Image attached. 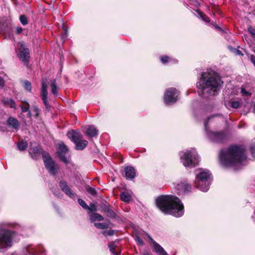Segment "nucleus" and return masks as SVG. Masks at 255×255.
<instances>
[{
    "label": "nucleus",
    "mask_w": 255,
    "mask_h": 255,
    "mask_svg": "<svg viewBox=\"0 0 255 255\" xmlns=\"http://www.w3.org/2000/svg\"><path fill=\"white\" fill-rule=\"evenodd\" d=\"M234 52H235V53L236 54H237L238 55H240V56L243 55L242 52L241 51H240V50H238V49H237L235 48H234Z\"/></svg>",
    "instance_id": "nucleus-47"
},
{
    "label": "nucleus",
    "mask_w": 255,
    "mask_h": 255,
    "mask_svg": "<svg viewBox=\"0 0 255 255\" xmlns=\"http://www.w3.org/2000/svg\"><path fill=\"white\" fill-rule=\"evenodd\" d=\"M211 24H212L213 25H214L216 28L218 29H221V28L220 27H219V26H218L216 24V23L214 21H212L211 22Z\"/></svg>",
    "instance_id": "nucleus-51"
},
{
    "label": "nucleus",
    "mask_w": 255,
    "mask_h": 255,
    "mask_svg": "<svg viewBox=\"0 0 255 255\" xmlns=\"http://www.w3.org/2000/svg\"><path fill=\"white\" fill-rule=\"evenodd\" d=\"M101 211L104 213L106 216L111 219H117L118 215L112 209V207L109 203H101L99 205Z\"/></svg>",
    "instance_id": "nucleus-13"
},
{
    "label": "nucleus",
    "mask_w": 255,
    "mask_h": 255,
    "mask_svg": "<svg viewBox=\"0 0 255 255\" xmlns=\"http://www.w3.org/2000/svg\"><path fill=\"white\" fill-rule=\"evenodd\" d=\"M201 80L203 85L199 95L204 98L216 95L223 83L219 75L214 71L202 73Z\"/></svg>",
    "instance_id": "nucleus-3"
},
{
    "label": "nucleus",
    "mask_w": 255,
    "mask_h": 255,
    "mask_svg": "<svg viewBox=\"0 0 255 255\" xmlns=\"http://www.w3.org/2000/svg\"><path fill=\"white\" fill-rule=\"evenodd\" d=\"M12 31L10 21L5 17H0V33L9 35Z\"/></svg>",
    "instance_id": "nucleus-12"
},
{
    "label": "nucleus",
    "mask_w": 255,
    "mask_h": 255,
    "mask_svg": "<svg viewBox=\"0 0 255 255\" xmlns=\"http://www.w3.org/2000/svg\"><path fill=\"white\" fill-rule=\"evenodd\" d=\"M85 134L89 138L97 137L98 134V130L93 126H89L86 129Z\"/></svg>",
    "instance_id": "nucleus-19"
},
{
    "label": "nucleus",
    "mask_w": 255,
    "mask_h": 255,
    "mask_svg": "<svg viewBox=\"0 0 255 255\" xmlns=\"http://www.w3.org/2000/svg\"><path fill=\"white\" fill-rule=\"evenodd\" d=\"M210 119H211L210 117H207L206 118V119L205 120V121H204V123L205 128L207 132H208L207 128H208V124H209V120H210Z\"/></svg>",
    "instance_id": "nucleus-44"
},
{
    "label": "nucleus",
    "mask_w": 255,
    "mask_h": 255,
    "mask_svg": "<svg viewBox=\"0 0 255 255\" xmlns=\"http://www.w3.org/2000/svg\"><path fill=\"white\" fill-rule=\"evenodd\" d=\"M47 85L45 82L42 81V87L41 90H47Z\"/></svg>",
    "instance_id": "nucleus-48"
},
{
    "label": "nucleus",
    "mask_w": 255,
    "mask_h": 255,
    "mask_svg": "<svg viewBox=\"0 0 255 255\" xmlns=\"http://www.w3.org/2000/svg\"><path fill=\"white\" fill-rule=\"evenodd\" d=\"M213 6L214 7H216V5L215 4H213Z\"/></svg>",
    "instance_id": "nucleus-57"
},
{
    "label": "nucleus",
    "mask_w": 255,
    "mask_h": 255,
    "mask_svg": "<svg viewBox=\"0 0 255 255\" xmlns=\"http://www.w3.org/2000/svg\"><path fill=\"white\" fill-rule=\"evenodd\" d=\"M122 201L128 203L131 200V196L127 192H123L120 195Z\"/></svg>",
    "instance_id": "nucleus-25"
},
{
    "label": "nucleus",
    "mask_w": 255,
    "mask_h": 255,
    "mask_svg": "<svg viewBox=\"0 0 255 255\" xmlns=\"http://www.w3.org/2000/svg\"><path fill=\"white\" fill-rule=\"evenodd\" d=\"M43 152L46 151L43 150L42 147L40 145L34 146H30L28 151L31 157L35 160H37L40 157V154L42 155Z\"/></svg>",
    "instance_id": "nucleus-15"
},
{
    "label": "nucleus",
    "mask_w": 255,
    "mask_h": 255,
    "mask_svg": "<svg viewBox=\"0 0 255 255\" xmlns=\"http://www.w3.org/2000/svg\"><path fill=\"white\" fill-rule=\"evenodd\" d=\"M248 31L249 33L252 35V37L255 38V29L252 27H250L248 28Z\"/></svg>",
    "instance_id": "nucleus-45"
},
{
    "label": "nucleus",
    "mask_w": 255,
    "mask_h": 255,
    "mask_svg": "<svg viewBox=\"0 0 255 255\" xmlns=\"http://www.w3.org/2000/svg\"><path fill=\"white\" fill-rule=\"evenodd\" d=\"M157 208L165 215H171L175 217L183 215L184 207L180 199L174 195H161L155 200Z\"/></svg>",
    "instance_id": "nucleus-2"
},
{
    "label": "nucleus",
    "mask_w": 255,
    "mask_h": 255,
    "mask_svg": "<svg viewBox=\"0 0 255 255\" xmlns=\"http://www.w3.org/2000/svg\"><path fill=\"white\" fill-rule=\"evenodd\" d=\"M253 51L255 53V46L253 47Z\"/></svg>",
    "instance_id": "nucleus-55"
},
{
    "label": "nucleus",
    "mask_w": 255,
    "mask_h": 255,
    "mask_svg": "<svg viewBox=\"0 0 255 255\" xmlns=\"http://www.w3.org/2000/svg\"><path fill=\"white\" fill-rule=\"evenodd\" d=\"M143 255H150L148 253H146L143 254Z\"/></svg>",
    "instance_id": "nucleus-56"
},
{
    "label": "nucleus",
    "mask_w": 255,
    "mask_h": 255,
    "mask_svg": "<svg viewBox=\"0 0 255 255\" xmlns=\"http://www.w3.org/2000/svg\"><path fill=\"white\" fill-rule=\"evenodd\" d=\"M208 136L211 141L217 143H224L229 140L228 133L225 130H208Z\"/></svg>",
    "instance_id": "nucleus-9"
},
{
    "label": "nucleus",
    "mask_w": 255,
    "mask_h": 255,
    "mask_svg": "<svg viewBox=\"0 0 255 255\" xmlns=\"http://www.w3.org/2000/svg\"><path fill=\"white\" fill-rule=\"evenodd\" d=\"M210 176L209 171H201L197 174V181H195L197 187L203 192L207 191L209 187Z\"/></svg>",
    "instance_id": "nucleus-5"
},
{
    "label": "nucleus",
    "mask_w": 255,
    "mask_h": 255,
    "mask_svg": "<svg viewBox=\"0 0 255 255\" xmlns=\"http://www.w3.org/2000/svg\"><path fill=\"white\" fill-rule=\"evenodd\" d=\"M33 111L35 113V117H38L39 115V109L37 106H33Z\"/></svg>",
    "instance_id": "nucleus-42"
},
{
    "label": "nucleus",
    "mask_w": 255,
    "mask_h": 255,
    "mask_svg": "<svg viewBox=\"0 0 255 255\" xmlns=\"http://www.w3.org/2000/svg\"><path fill=\"white\" fill-rule=\"evenodd\" d=\"M59 184L61 189L65 193L66 195L71 198H74L75 195V193L68 186L66 181H60Z\"/></svg>",
    "instance_id": "nucleus-16"
},
{
    "label": "nucleus",
    "mask_w": 255,
    "mask_h": 255,
    "mask_svg": "<svg viewBox=\"0 0 255 255\" xmlns=\"http://www.w3.org/2000/svg\"><path fill=\"white\" fill-rule=\"evenodd\" d=\"M16 34H20L22 32L23 29L21 27H16Z\"/></svg>",
    "instance_id": "nucleus-49"
},
{
    "label": "nucleus",
    "mask_w": 255,
    "mask_h": 255,
    "mask_svg": "<svg viewBox=\"0 0 255 255\" xmlns=\"http://www.w3.org/2000/svg\"><path fill=\"white\" fill-rule=\"evenodd\" d=\"M179 92L175 88L166 89L164 95V102L166 105H171L176 103L178 100Z\"/></svg>",
    "instance_id": "nucleus-11"
},
{
    "label": "nucleus",
    "mask_w": 255,
    "mask_h": 255,
    "mask_svg": "<svg viewBox=\"0 0 255 255\" xmlns=\"http://www.w3.org/2000/svg\"><path fill=\"white\" fill-rule=\"evenodd\" d=\"M32 115H31V113L30 111L28 112V113H27V117H29V118H31Z\"/></svg>",
    "instance_id": "nucleus-54"
},
{
    "label": "nucleus",
    "mask_w": 255,
    "mask_h": 255,
    "mask_svg": "<svg viewBox=\"0 0 255 255\" xmlns=\"http://www.w3.org/2000/svg\"><path fill=\"white\" fill-rule=\"evenodd\" d=\"M241 93L242 95L244 96H251L252 95L251 93L246 91V89L243 87H241Z\"/></svg>",
    "instance_id": "nucleus-37"
},
{
    "label": "nucleus",
    "mask_w": 255,
    "mask_h": 255,
    "mask_svg": "<svg viewBox=\"0 0 255 255\" xmlns=\"http://www.w3.org/2000/svg\"><path fill=\"white\" fill-rule=\"evenodd\" d=\"M11 102L12 103H11V104L10 105V107L12 108V107H13V105H14L15 103H14V101H13V100H11Z\"/></svg>",
    "instance_id": "nucleus-52"
},
{
    "label": "nucleus",
    "mask_w": 255,
    "mask_h": 255,
    "mask_svg": "<svg viewBox=\"0 0 255 255\" xmlns=\"http://www.w3.org/2000/svg\"><path fill=\"white\" fill-rule=\"evenodd\" d=\"M109 248L110 251L114 254L117 255V253L116 251V245L114 242H111L109 244Z\"/></svg>",
    "instance_id": "nucleus-31"
},
{
    "label": "nucleus",
    "mask_w": 255,
    "mask_h": 255,
    "mask_svg": "<svg viewBox=\"0 0 255 255\" xmlns=\"http://www.w3.org/2000/svg\"><path fill=\"white\" fill-rule=\"evenodd\" d=\"M106 223H94V226L99 229H107L110 228V225L111 224L110 220L107 219Z\"/></svg>",
    "instance_id": "nucleus-22"
},
{
    "label": "nucleus",
    "mask_w": 255,
    "mask_h": 255,
    "mask_svg": "<svg viewBox=\"0 0 255 255\" xmlns=\"http://www.w3.org/2000/svg\"><path fill=\"white\" fill-rule=\"evenodd\" d=\"M64 32L61 35V39L63 41H65L68 36V29L65 26H63Z\"/></svg>",
    "instance_id": "nucleus-36"
},
{
    "label": "nucleus",
    "mask_w": 255,
    "mask_h": 255,
    "mask_svg": "<svg viewBox=\"0 0 255 255\" xmlns=\"http://www.w3.org/2000/svg\"><path fill=\"white\" fill-rule=\"evenodd\" d=\"M180 158L182 161L183 165L185 167H189L190 168L195 167L199 162L198 157L193 156L191 154V152L189 150L186 151Z\"/></svg>",
    "instance_id": "nucleus-10"
},
{
    "label": "nucleus",
    "mask_w": 255,
    "mask_h": 255,
    "mask_svg": "<svg viewBox=\"0 0 255 255\" xmlns=\"http://www.w3.org/2000/svg\"><path fill=\"white\" fill-rule=\"evenodd\" d=\"M68 151L69 149L68 147L63 142L59 144L58 150L57 152V156L61 161L66 165L69 163V161L65 156V154H66Z\"/></svg>",
    "instance_id": "nucleus-14"
},
{
    "label": "nucleus",
    "mask_w": 255,
    "mask_h": 255,
    "mask_svg": "<svg viewBox=\"0 0 255 255\" xmlns=\"http://www.w3.org/2000/svg\"><path fill=\"white\" fill-rule=\"evenodd\" d=\"M149 240L151 241L154 251L160 255H168L167 253L164 251L163 248L155 241H154L150 236H148Z\"/></svg>",
    "instance_id": "nucleus-18"
},
{
    "label": "nucleus",
    "mask_w": 255,
    "mask_h": 255,
    "mask_svg": "<svg viewBox=\"0 0 255 255\" xmlns=\"http://www.w3.org/2000/svg\"><path fill=\"white\" fill-rule=\"evenodd\" d=\"M42 102L47 111H49L50 106L48 103L47 98H42Z\"/></svg>",
    "instance_id": "nucleus-38"
},
{
    "label": "nucleus",
    "mask_w": 255,
    "mask_h": 255,
    "mask_svg": "<svg viewBox=\"0 0 255 255\" xmlns=\"http://www.w3.org/2000/svg\"><path fill=\"white\" fill-rule=\"evenodd\" d=\"M19 20L21 22V23L23 25H25L28 23V20L27 17L24 15H20L19 16Z\"/></svg>",
    "instance_id": "nucleus-32"
},
{
    "label": "nucleus",
    "mask_w": 255,
    "mask_h": 255,
    "mask_svg": "<svg viewBox=\"0 0 255 255\" xmlns=\"http://www.w3.org/2000/svg\"><path fill=\"white\" fill-rule=\"evenodd\" d=\"M22 104L20 105V107L22 113H26L29 111L30 105L29 103L26 101H22Z\"/></svg>",
    "instance_id": "nucleus-29"
},
{
    "label": "nucleus",
    "mask_w": 255,
    "mask_h": 255,
    "mask_svg": "<svg viewBox=\"0 0 255 255\" xmlns=\"http://www.w3.org/2000/svg\"><path fill=\"white\" fill-rule=\"evenodd\" d=\"M176 189L178 190V194H183L186 192H190L191 186L186 182H180L177 184L176 186Z\"/></svg>",
    "instance_id": "nucleus-17"
},
{
    "label": "nucleus",
    "mask_w": 255,
    "mask_h": 255,
    "mask_svg": "<svg viewBox=\"0 0 255 255\" xmlns=\"http://www.w3.org/2000/svg\"><path fill=\"white\" fill-rule=\"evenodd\" d=\"M15 52L19 60L27 65L30 61V53L24 42L21 41L17 42Z\"/></svg>",
    "instance_id": "nucleus-7"
},
{
    "label": "nucleus",
    "mask_w": 255,
    "mask_h": 255,
    "mask_svg": "<svg viewBox=\"0 0 255 255\" xmlns=\"http://www.w3.org/2000/svg\"><path fill=\"white\" fill-rule=\"evenodd\" d=\"M218 157L221 165L228 167L243 163L246 160L247 156L243 145L232 144L227 149H221Z\"/></svg>",
    "instance_id": "nucleus-1"
},
{
    "label": "nucleus",
    "mask_w": 255,
    "mask_h": 255,
    "mask_svg": "<svg viewBox=\"0 0 255 255\" xmlns=\"http://www.w3.org/2000/svg\"><path fill=\"white\" fill-rule=\"evenodd\" d=\"M41 99L47 98V96H48L47 90H41Z\"/></svg>",
    "instance_id": "nucleus-40"
},
{
    "label": "nucleus",
    "mask_w": 255,
    "mask_h": 255,
    "mask_svg": "<svg viewBox=\"0 0 255 255\" xmlns=\"http://www.w3.org/2000/svg\"><path fill=\"white\" fill-rule=\"evenodd\" d=\"M90 219L91 222L104 220V217L101 214L97 213H92L90 216Z\"/></svg>",
    "instance_id": "nucleus-23"
},
{
    "label": "nucleus",
    "mask_w": 255,
    "mask_h": 255,
    "mask_svg": "<svg viewBox=\"0 0 255 255\" xmlns=\"http://www.w3.org/2000/svg\"><path fill=\"white\" fill-rule=\"evenodd\" d=\"M116 232V230L111 229L109 231L105 232L104 234H106L107 235L109 236H113Z\"/></svg>",
    "instance_id": "nucleus-43"
},
{
    "label": "nucleus",
    "mask_w": 255,
    "mask_h": 255,
    "mask_svg": "<svg viewBox=\"0 0 255 255\" xmlns=\"http://www.w3.org/2000/svg\"><path fill=\"white\" fill-rule=\"evenodd\" d=\"M250 151H251L252 153H253L254 152V149L253 147H250Z\"/></svg>",
    "instance_id": "nucleus-53"
},
{
    "label": "nucleus",
    "mask_w": 255,
    "mask_h": 255,
    "mask_svg": "<svg viewBox=\"0 0 255 255\" xmlns=\"http://www.w3.org/2000/svg\"><path fill=\"white\" fill-rule=\"evenodd\" d=\"M67 135L75 144V149L76 150H82L88 144L87 140L82 139L83 138L82 134L74 130L69 131Z\"/></svg>",
    "instance_id": "nucleus-6"
},
{
    "label": "nucleus",
    "mask_w": 255,
    "mask_h": 255,
    "mask_svg": "<svg viewBox=\"0 0 255 255\" xmlns=\"http://www.w3.org/2000/svg\"><path fill=\"white\" fill-rule=\"evenodd\" d=\"M127 179H133L135 176V171L134 168L130 166H126L124 172Z\"/></svg>",
    "instance_id": "nucleus-20"
},
{
    "label": "nucleus",
    "mask_w": 255,
    "mask_h": 255,
    "mask_svg": "<svg viewBox=\"0 0 255 255\" xmlns=\"http://www.w3.org/2000/svg\"><path fill=\"white\" fill-rule=\"evenodd\" d=\"M85 190L86 192H87L89 194L92 195L93 196L96 197L97 195V192L95 189L89 185L86 186Z\"/></svg>",
    "instance_id": "nucleus-28"
},
{
    "label": "nucleus",
    "mask_w": 255,
    "mask_h": 255,
    "mask_svg": "<svg viewBox=\"0 0 255 255\" xmlns=\"http://www.w3.org/2000/svg\"><path fill=\"white\" fill-rule=\"evenodd\" d=\"M170 58L167 55H162L160 58L161 62L163 64H166L170 61Z\"/></svg>",
    "instance_id": "nucleus-34"
},
{
    "label": "nucleus",
    "mask_w": 255,
    "mask_h": 255,
    "mask_svg": "<svg viewBox=\"0 0 255 255\" xmlns=\"http://www.w3.org/2000/svg\"><path fill=\"white\" fill-rule=\"evenodd\" d=\"M240 106V103L238 101H233L231 103V107L234 109H237Z\"/></svg>",
    "instance_id": "nucleus-41"
},
{
    "label": "nucleus",
    "mask_w": 255,
    "mask_h": 255,
    "mask_svg": "<svg viewBox=\"0 0 255 255\" xmlns=\"http://www.w3.org/2000/svg\"><path fill=\"white\" fill-rule=\"evenodd\" d=\"M134 239L135 241L140 245H143L144 244L142 240L140 238L138 234H136L135 236Z\"/></svg>",
    "instance_id": "nucleus-39"
},
{
    "label": "nucleus",
    "mask_w": 255,
    "mask_h": 255,
    "mask_svg": "<svg viewBox=\"0 0 255 255\" xmlns=\"http://www.w3.org/2000/svg\"><path fill=\"white\" fill-rule=\"evenodd\" d=\"M87 210L89 211V213L96 212L98 210L96 205L93 203H91L90 206H88V208Z\"/></svg>",
    "instance_id": "nucleus-33"
},
{
    "label": "nucleus",
    "mask_w": 255,
    "mask_h": 255,
    "mask_svg": "<svg viewBox=\"0 0 255 255\" xmlns=\"http://www.w3.org/2000/svg\"><path fill=\"white\" fill-rule=\"evenodd\" d=\"M23 87L25 90L30 92L31 91V84L30 82L27 80H25L23 82Z\"/></svg>",
    "instance_id": "nucleus-30"
},
{
    "label": "nucleus",
    "mask_w": 255,
    "mask_h": 255,
    "mask_svg": "<svg viewBox=\"0 0 255 255\" xmlns=\"http://www.w3.org/2000/svg\"><path fill=\"white\" fill-rule=\"evenodd\" d=\"M28 144L26 141L22 140L17 143L18 149L20 151L26 150Z\"/></svg>",
    "instance_id": "nucleus-27"
},
{
    "label": "nucleus",
    "mask_w": 255,
    "mask_h": 255,
    "mask_svg": "<svg viewBox=\"0 0 255 255\" xmlns=\"http://www.w3.org/2000/svg\"><path fill=\"white\" fill-rule=\"evenodd\" d=\"M4 80L0 76V87L3 88L4 85Z\"/></svg>",
    "instance_id": "nucleus-50"
},
{
    "label": "nucleus",
    "mask_w": 255,
    "mask_h": 255,
    "mask_svg": "<svg viewBox=\"0 0 255 255\" xmlns=\"http://www.w3.org/2000/svg\"><path fill=\"white\" fill-rule=\"evenodd\" d=\"M16 232L6 229H0V249L10 248Z\"/></svg>",
    "instance_id": "nucleus-4"
},
{
    "label": "nucleus",
    "mask_w": 255,
    "mask_h": 255,
    "mask_svg": "<svg viewBox=\"0 0 255 255\" xmlns=\"http://www.w3.org/2000/svg\"><path fill=\"white\" fill-rule=\"evenodd\" d=\"M50 86L51 88V92L54 95H57L58 94V87L57 86L56 80L55 79L50 81Z\"/></svg>",
    "instance_id": "nucleus-24"
},
{
    "label": "nucleus",
    "mask_w": 255,
    "mask_h": 255,
    "mask_svg": "<svg viewBox=\"0 0 255 255\" xmlns=\"http://www.w3.org/2000/svg\"><path fill=\"white\" fill-rule=\"evenodd\" d=\"M78 202L80 205L82 206L84 209H86L88 208V205L86 204V203L82 199H78Z\"/></svg>",
    "instance_id": "nucleus-35"
},
{
    "label": "nucleus",
    "mask_w": 255,
    "mask_h": 255,
    "mask_svg": "<svg viewBox=\"0 0 255 255\" xmlns=\"http://www.w3.org/2000/svg\"><path fill=\"white\" fill-rule=\"evenodd\" d=\"M250 60L251 62L255 66V56L253 54L251 55L250 56Z\"/></svg>",
    "instance_id": "nucleus-46"
},
{
    "label": "nucleus",
    "mask_w": 255,
    "mask_h": 255,
    "mask_svg": "<svg viewBox=\"0 0 255 255\" xmlns=\"http://www.w3.org/2000/svg\"><path fill=\"white\" fill-rule=\"evenodd\" d=\"M42 158L44 166L49 174L55 175L59 170L58 165L47 152H42Z\"/></svg>",
    "instance_id": "nucleus-8"
},
{
    "label": "nucleus",
    "mask_w": 255,
    "mask_h": 255,
    "mask_svg": "<svg viewBox=\"0 0 255 255\" xmlns=\"http://www.w3.org/2000/svg\"><path fill=\"white\" fill-rule=\"evenodd\" d=\"M7 124L8 126L12 127L15 130H18L20 127V124L18 121L16 119L12 117H9L7 121Z\"/></svg>",
    "instance_id": "nucleus-21"
},
{
    "label": "nucleus",
    "mask_w": 255,
    "mask_h": 255,
    "mask_svg": "<svg viewBox=\"0 0 255 255\" xmlns=\"http://www.w3.org/2000/svg\"><path fill=\"white\" fill-rule=\"evenodd\" d=\"M196 12L204 21L208 23L210 22V18L200 10L197 9Z\"/></svg>",
    "instance_id": "nucleus-26"
}]
</instances>
